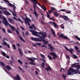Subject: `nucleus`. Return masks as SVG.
Returning <instances> with one entry per match:
<instances>
[{"label": "nucleus", "instance_id": "obj_1", "mask_svg": "<svg viewBox=\"0 0 80 80\" xmlns=\"http://www.w3.org/2000/svg\"><path fill=\"white\" fill-rule=\"evenodd\" d=\"M3 18L4 20L2 21L3 24H4L5 25H6V26H8V25H9V27H10L12 31H15V30H16V29H15V27L12 26L9 24V22H8V21H7V18H5L4 17Z\"/></svg>", "mask_w": 80, "mask_h": 80}, {"label": "nucleus", "instance_id": "obj_2", "mask_svg": "<svg viewBox=\"0 0 80 80\" xmlns=\"http://www.w3.org/2000/svg\"><path fill=\"white\" fill-rule=\"evenodd\" d=\"M80 72V70H77H77L74 69H73L71 67H70L69 70H68V74L67 75H71L72 74V72H75L74 73L75 74L76 73H77V72Z\"/></svg>", "mask_w": 80, "mask_h": 80}, {"label": "nucleus", "instance_id": "obj_3", "mask_svg": "<svg viewBox=\"0 0 80 80\" xmlns=\"http://www.w3.org/2000/svg\"><path fill=\"white\" fill-rule=\"evenodd\" d=\"M40 38L41 39H40L38 38H34L33 37H32L31 38V39L33 41H35V42H42L43 41V40H45V39H43V37L42 36H40Z\"/></svg>", "mask_w": 80, "mask_h": 80}, {"label": "nucleus", "instance_id": "obj_4", "mask_svg": "<svg viewBox=\"0 0 80 80\" xmlns=\"http://www.w3.org/2000/svg\"><path fill=\"white\" fill-rule=\"evenodd\" d=\"M21 17L22 19H23V20H24L26 25L28 24V26H30V23H29V22H31V20H30V19L28 18H24V17L22 16H21Z\"/></svg>", "mask_w": 80, "mask_h": 80}, {"label": "nucleus", "instance_id": "obj_5", "mask_svg": "<svg viewBox=\"0 0 80 80\" xmlns=\"http://www.w3.org/2000/svg\"><path fill=\"white\" fill-rule=\"evenodd\" d=\"M30 32H32V35H35V36H36L38 37H40V35H39V32H38L35 31L33 30H31L30 31Z\"/></svg>", "mask_w": 80, "mask_h": 80}, {"label": "nucleus", "instance_id": "obj_6", "mask_svg": "<svg viewBox=\"0 0 80 80\" xmlns=\"http://www.w3.org/2000/svg\"><path fill=\"white\" fill-rule=\"evenodd\" d=\"M65 48L66 50H67V51L70 52L71 54H73V52H74V50L73 49H68L67 47H66V46H65Z\"/></svg>", "mask_w": 80, "mask_h": 80}, {"label": "nucleus", "instance_id": "obj_7", "mask_svg": "<svg viewBox=\"0 0 80 80\" xmlns=\"http://www.w3.org/2000/svg\"><path fill=\"white\" fill-rule=\"evenodd\" d=\"M16 32L17 35H18V37L19 38L20 40H22V42H25V40H23V38H22V37H20V36L19 35V31H17V30H16Z\"/></svg>", "mask_w": 80, "mask_h": 80}, {"label": "nucleus", "instance_id": "obj_8", "mask_svg": "<svg viewBox=\"0 0 80 80\" xmlns=\"http://www.w3.org/2000/svg\"><path fill=\"white\" fill-rule=\"evenodd\" d=\"M33 7L34 10V11L33 12V14H34V15H35L36 18H38V14H37V12H36V10L35 9V6L34 4H33Z\"/></svg>", "mask_w": 80, "mask_h": 80}, {"label": "nucleus", "instance_id": "obj_9", "mask_svg": "<svg viewBox=\"0 0 80 80\" xmlns=\"http://www.w3.org/2000/svg\"><path fill=\"white\" fill-rule=\"evenodd\" d=\"M64 36L63 34H62L59 35V37H60V38H63V39H66V40H68V39H69L67 36Z\"/></svg>", "mask_w": 80, "mask_h": 80}, {"label": "nucleus", "instance_id": "obj_10", "mask_svg": "<svg viewBox=\"0 0 80 80\" xmlns=\"http://www.w3.org/2000/svg\"><path fill=\"white\" fill-rule=\"evenodd\" d=\"M50 55H52V56H54V57H52L53 59L54 60H55V58H56L58 57V56H57V55H56V54L54 52H50Z\"/></svg>", "mask_w": 80, "mask_h": 80}, {"label": "nucleus", "instance_id": "obj_11", "mask_svg": "<svg viewBox=\"0 0 80 80\" xmlns=\"http://www.w3.org/2000/svg\"><path fill=\"white\" fill-rule=\"evenodd\" d=\"M8 4L9 6H10V7H13V12H14V13H15V9H16V7H15V6L14 5L12 4L11 3H10V2H9Z\"/></svg>", "mask_w": 80, "mask_h": 80}, {"label": "nucleus", "instance_id": "obj_12", "mask_svg": "<svg viewBox=\"0 0 80 80\" xmlns=\"http://www.w3.org/2000/svg\"><path fill=\"white\" fill-rule=\"evenodd\" d=\"M40 34H41V35H42V38H45V37H47V34H46V33H44L42 32H39V34L40 35Z\"/></svg>", "mask_w": 80, "mask_h": 80}, {"label": "nucleus", "instance_id": "obj_13", "mask_svg": "<svg viewBox=\"0 0 80 80\" xmlns=\"http://www.w3.org/2000/svg\"><path fill=\"white\" fill-rule=\"evenodd\" d=\"M2 11L4 13V14L5 15H10V13L9 12H8L7 11L5 10L4 11H3V10H2Z\"/></svg>", "mask_w": 80, "mask_h": 80}, {"label": "nucleus", "instance_id": "obj_14", "mask_svg": "<svg viewBox=\"0 0 80 80\" xmlns=\"http://www.w3.org/2000/svg\"><path fill=\"white\" fill-rule=\"evenodd\" d=\"M48 46L49 47V48L48 49H51L50 51L51 52H53V50H54V48L52 47V46H51V44H48Z\"/></svg>", "mask_w": 80, "mask_h": 80}, {"label": "nucleus", "instance_id": "obj_15", "mask_svg": "<svg viewBox=\"0 0 80 80\" xmlns=\"http://www.w3.org/2000/svg\"><path fill=\"white\" fill-rule=\"evenodd\" d=\"M62 18H63L64 20H65V21H67V20H70V18H68V17L64 15L63 16H62Z\"/></svg>", "mask_w": 80, "mask_h": 80}, {"label": "nucleus", "instance_id": "obj_16", "mask_svg": "<svg viewBox=\"0 0 80 80\" xmlns=\"http://www.w3.org/2000/svg\"><path fill=\"white\" fill-rule=\"evenodd\" d=\"M14 78L16 80H21V78L18 74H17L16 77H14Z\"/></svg>", "mask_w": 80, "mask_h": 80}, {"label": "nucleus", "instance_id": "obj_17", "mask_svg": "<svg viewBox=\"0 0 80 80\" xmlns=\"http://www.w3.org/2000/svg\"><path fill=\"white\" fill-rule=\"evenodd\" d=\"M8 21L11 23H12V24H14L15 23L14 22V20L12 18H8Z\"/></svg>", "mask_w": 80, "mask_h": 80}, {"label": "nucleus", "instance_id": "obj_18", "mask_svg": "<svg viewBox=\"0 0 80 80\" xmlns=\"http://www.w3.org/2000/svg\"><path fill=\"white\" fill-rule=\"evenodd\" d=\"M18 50L19 51V54H20V56L21 57H22L23 56V53L22 52V50L20 48H18Z\"/></svg>", "mask_w": 80, "mask_h": 80}, {"label": "nucleus", "instance_id": "obj_19", "mask_svg": "<svg viewBox=\"0 0 80 80\" xmlns=\"http://www.w3.org/2000/svg\"><path fill=\"white\" fill-rule=\"evenodd\" d=\"M3 42H4V43L3 44V45H6V46H7L8 48H10V45H9L8 44L7 45V42H6L4 40H3Z\"/></svg>", "mask_w": 80, "mask_h": 80}, {"label": "nucleus", "instance_id": "obj_20", "mask_svg": "<svg viewBox=\"0 0 80 80\" xmlns=\"http://www.w3.org/2000/svg\"><path fill=\"white\" fill-rule=\"evenodd\" d=\"M50 23H52L54 25L55 28H57L58 27V26L57 25V24L56 23H55V22H51Z\"/></svg>", "mask_w": 80, "mask_h": 80}, {"label": "nucleus", "instance_id": "obj_21", "mask_svg": "<svg viewBox=\"0 0 80 80\" xmlns=\"http://www.w3.org/2000/svg\"><path fill=\"white\" fill-rule=\"evenodd\" d=\"M74 48L77 52H80V51L78 50V49H79V48L77 46H75L74 47Z\"/></svg>", "mask_w": 80, "mask_h": 80}, {"label": "nucleus", "instance_id": "obj_22", "mask_svg": "<svg viewBox=\"0 0 80 80\" xmlns=\"http://www.w3.org/2000/svg\"><path fill=\"white\" fill-rule=\"evenodd\" d=\"M43 43H45L43 44V45H46V44H48V41H45V40H43Z\"/></svg>", "mask_w": 80, "mask_h": 80}, {"label": "nucleus", "instance_id": "obj_23", "mask_svg": "<svg viewBox=\"0 0 80 80\" xmlns=\"http://www.w3.org/2000/svg\"><path fill=\"white\" fill-rule=\"evenodd\" d=\"M5 68H6L7 69V70H11V69H12V68H11L10 67V66H8V65H7L5 67Z\"/></svg>", "mask_w": 80, "mask_h": 80}, {"label": "nucleus", "instance_id": "obj_24", "mask_svg": "<svg viewBox=\"0 0 80 80\" xmlns=\"http://www.w3.org/2000/svg\"><path fill=\"white\" fill-rule=\"evenodd\" d=\"M54 14L55 17H58V13L56 11L54 12Z\"/></svg>", "mask_w": 80, "mask_h": 80}, {"label": "nucleus", "instance_id": "obj_25", "mask_svg": "<svg viewBox=\"0 0 80 80\" xmlns=\"http://www.w3.org/2000/svg\"><path fill=\"white\" fill-rule=\"evenodd\" d=\"M34 4H37V1L36 0H31Z\"/></svg>", "mask_w": 80, "mask_h": 80}, {"label": "nucleus", "instance_id": "obj_26", "mask_svg": "<svg viewBox=\"0 0 80 80\" xmlns=\"http://www.w3.org/2000/svg\"><path fill=\"white\" fill-rule=\"evenodd\" d=\"M41 7L42 8V9H43L44 11H46L47 8L43 5H42V6H41Z\"/></svg>", "mask_w": 80, "mask_h": 80}, {"label": "nucleus", "instance_id": "obj_27", "mask_svg": "<svg viewBox=\"0 0 80 80\" xmlns=\"http://www.w3.org/2000/svg\"><path fill=\"white\" fill-rule=\"evenodd\" d=\"M51 31L52 32V34L53 35V36L55 37H56V35H55V34L54 30H53V29H51Z\"/></svg>", "mask_w": 80, "mask_h": 80}, {"label": "nucleus", "instance_id": "obj_28", "mask_svg": "<svg viewBox=\"0 0 80 80\" xmlns=\"http://www.w3.org/2000/svg\"><path fill=\"white\" fill-rule=\"evenodd\" d=\"M18 22H21L22 24H23V21L21 19H20V18H18Z\"/></svg>", "mask_w": 80, "mask_h": 80}, {"label": "nucleus", "instance_id": "obj_29", "mask_svg": "<svg viewBox=\"0 0 80 80\" xmlns=\"http://www.w3.org/2000/svg\"><path fill=\"white\" fill-rule=\"evenodd\" d=\"M74 38H76L79 41H80V38L78 37V36H74Z\"/></svg>", "mask_w": 80, "mask_h": 80}, {"label": "nucleus", "instance_id": "obj_30", "mask_svg": "<svg viewBox=\"0 0 80 80\" xmlns=\"http://www.w3.org/2000/svg\"><path fill=\"white\" fill-rule=\"evenodd\" d=\"M7 31V32L9 33H12V31H11L9 29H8Z\"/></svg>", "mask_w": 80, "mask_h": 80}, {"label": "nucleus", "instance_id": "obj_31", "mask_svg": "<svg viewBox=\"0 0 80 80\" xmlns=\"http://www.w3.org/2000/svg\"><path fill=\"white\" fill-rule=\"evenodd\" d=\"M2 53L3 56H4V57H5L6 56V53H5L3 51L2 52Z\"/></svg>", "mask_w": 80, "mask_h": 80}, {"label": "nucleus", "instance_id": "obj_32", "mask_svg": "<svg viewBox=\"0 0 80 80\" xmlns=\"http://www.w3.org/2000/svg\"><path fill=\"white\" fill-rule=\"evenodd\" d=\"M48 57L49 60H52V57L50 56V55H48Z\"/></svg>", "mask_w": 80, "mask_h": 80}, {"label": "nucleus", "instance_id": "obj_33", "mask_svg": "<svg viewBox=\"0 0 80 80\" xmlns=\"http://www.w3.org/2000/svg\"><path fill=\"white\" fill-rule=\"evenodd\" d=\"M28 59L30 61H32V62H34V61L32 58H28Z\"/></svg>", "mask_w": 80, "mask_h": 80}, {"label": "nucleus", "instance_id": "obj_34", "mask_svg": "<svg viewBox=\"0 0 80 80\" xmlns=\"http://www.w3.org/2000/svg\"><path fill=\"white\" fill-rule=\"evenodd\" d=\"M12 47L14 49V50H16L17 49L16 48V47H15V45L13 44L12 45Z\"/></svg>", "mask_w": 80, "mask_h": 80}, {"label": "nucleus", "instance_id": "obj_35", "mask_svg": "<svg viewBox=\"0 0 80 80\" xmlns=\"http://www.w3.org/2000/svg\"><path fill=\"white\" fill-rule=\"evenodd\" d=\"M42 66V68H45V63L44 62L42 63V64H41Z\"/></svg>", "mask_w": 80, "mask_h": 80}, {"label": "nucleus", "instance_id": "obj_36", "mask_svg": "<svg viewBox=\"0 0 80 80\" xmlns=\"http://www.w3.org/2000/svg\"><path fill=\"white\" fill-rule=\"evenodd\" d=\"M29 63L31 64V65H35V64L33 62H30Z\"/></svg>", "mask_w": 80, "mask_h": 80}, {"label": "nucleus", "instance_id": "obj_37", "mask_svg": "<svg viewBox=\"0 0 80 80\" xmlns=\"http://www.w3.org/2000/svg\"><path fill=\"white\" fill-rule=\"evenodd\" d=\"M62 77L63 78H64V80H65V78H66V75L64 74H62Z\"/></svg>", "mask_w": 80, "mask_h": 80}, {"label": "nucleus", "instance_id": "obj_38", "mask_svg": "<svg viewBox=\"0 0 80 80\" xmlns=\"http://www.w3.org/2000/svg\"><path fill=\"white\" fill-rule=\"evenodd\" d=\"M40 55H41V56L42 57V58H44V59H45V56H44V55H43L41 53L40 54Z\"/></svg>", "mask_w": 80, "mask_h": 80}, {"label": "nucleus", "instance_id": "obj_39", "mask_svg": "<svg viewBox=\"0 0 80 80\" xmlns=\"http://www.w3.org/2000/svg\"><path fill=\"white\" fill-rule=\"evenodd\" d=\"M18 62L20 64H22V61H21V60H20V59H18Z\"/></svg>", "mask_w": 80, "mask_h": 80}, {"label": "nucleus", "instance_id": "obj_40", "mask_svg": "<svg viewBox=\"0 0 80 80\" xmlns=\"http://www.w3.org/2000/svg\"><path fill=\"white\" fill-rule=\"evenodd\" d=\"M25 35H26V36H28V35H29V32H28V31H27L26 32Z\"/></svg>", "mask_w": 80, "mask_h": 80}, {"label": "nucleus", "instance_id": "obj_41", "mask_svg": "<svg viewBox=\"0 0 80 80\" xmlns=\"http://www.w3.org/2000/svg\"><path fill=\"white\" fill-rule=\"evenodd\" d=\"M10 65H11L12 66H13V61H11L9 62Z\"/></svg>", "mask_w": 80, "mask_h": 80}, {"label": "nucleus", "instance_id": "obj_42", "mask_svg": "<svg viewBox=\"0 0 80 80\" xmlns=\"http://www.w3.org/2000/svg\"><path fill=\"white\" fill-rule=\"evenodd\" d=\"M51 10H56V9L53 7H52L51 9Z\"/></svg>", "mask_w": 80, "mask_h": 80}, {"label": "nucleus", "instance_id": "obj_43", "mask_svg": "<svg viewBox=\"0 0 80 80\" xmlns=\"http://www.w3.org/2000/svg\"><path fill=\"white\" fill-rule=\"evenodd\" d=\"M73 58H77V56L74 55H73Z\"/></svg>", "mask_w": 80, "mask_h": 80}, {"label": "nucleus", "instance_id": "obj_44", "mask_svg": "<svg viewBox=\"0 0 80 80\" xmlns=\"http://www.w3.org/2000/svg\"><path fill=\"white\" fill-rule=\"evenodd\" d=\"M0 63H1L2 65V66L3 67H5V64H4V63H3L2 62H0Z\"/></svg>", "mask_w": 80, "mask_h": 80}, {"label": "nucleus", "instance_id": "obj_45", "mask_svg": "<svg viewBox=\"0 0 80 80\" xmlns=\"http://www.w3.org/2000/svg\"><path fill=\"white\" fill-rule=\"evenodd\" d=\"M2 31H3V32H4V33H6V31H5V29H4V28H2Z\"/></svg>", "mask_w": 80, "mask_h": 80}, {"label": "nucleus", "instance_id": "obj_46", "mask_svg": "<svg viewBox=\"0 0 80 80\" xmlns=\"http://www.w3.org/2000/svg\"><path fill=\"white\" fill-rule=\"evenodd\" d=\"M3 1L5 3H9V2L7 0H3Z\"/></svg>", "mask_w": 80, "mask_h": 80}, {"label": "nucleus", "instance_id": "obj_47", "mask_svg": "<svg viewBox=\"0 0 80 80\" xmlns=\"http://www.w3.org/2000/svg\"><path fill=\"white\" fill-rule=\"evenodd\" d=\"M47 17L48 18H50V16L49 15V13H47Z\"/></svg>", "mask_w": 80, "mask_h": 80}, {"label": "nucleus", "instance_id": "obj_48", "mask_svg": "<svg viewBox=\"0 0 80 80\" xmlns=\"http://www.w3.org/2000/svg\"><path fill=\"white\" fill-rule=\"evenodd\" d=\"M36 44L37 45H42V43L39 42L37 43Z\"/></svg>", "mask_w": 80, "mask_h": 80}, {"label": "nucleus", "instance_id": "obj_49", "mask_svg": "<svg viewBox=\"0 0 80 80\" xmlns=\"http://www.w3.org/2000/svg\"><path fill=\"white\" fill-rule=\"evenodd\" d=\"M41 47H42V48H43V47H45V48H47V46L43 45L41 46Z\"/></svg>", "mask_w": 80, "mask_h": 80}, {"label": "nucleus", "instance_id": "obj_50", "mask_svg": "<svg viewBox=\"0 0 80 80\" xmlns=\"http://www.w3.org/2000/svg\"><path fill=\"white\" fill-rule=\"evenodd\" d=\"M12 18L13 19H14V20H16V21H17V20H18L17 19V18H16L15 17H13Z\"/></svg>", "mask_w": 80, "mask_h": 80}, {"label": "nucleus", "instance_id": "obj_51", "mask_svg": "<svg viewBox=\"0 0 80 80\" xmlns=\"http://www.w3.org/2000/svg\"><path fill=\"white\" fill-rule=\"evenodd\" d=\"M76 67V65L75 64H73L72 65V66H71V67Z\"/></svg>", "mask_w": 80, "mask_h": 80}, {"label": "nucleus", "instance_id": "obj_52", "mask_svg": "<svg viewBox=\"0 0 80 80\" xmlns=\"http://www.w3.org/2000/svg\"><path fill=\"white\" fill-rule=\"evenodd\" d=\"M3 40H4V41H5V40H6V41L8 42V40H7V39H6V38H3V40H2V42H3Z\"/></svg>", "mask_w": 80, "mask_h": 80}, {"label": "nucleus", "instance_id": "obj_53", "mask_svg": "<svg viewBox=\"0 0 80 80\" xmlns=\"http://www.w3.org/2000/svg\"><path fill=\"white\" fill-rule=\"evenodd\" d=\"M48 68L49 69V70L51 71L52 70V69L51 68H50V67L49 66H48Z\"/></svg>", "mask_w": 80, "mask_h": 80}, {"label": "nucleus", "instance_id": "obj_54", "mask_svg": "<svg viewBox=\"0 0 80 80\" xmlns=\"http://www.w3.org/2000/svg\"><path fill=\"white\" fill-rule=\"evenodd\" d=\"M5 57H6V58H8V59H9V58H10V57L8 55H6Z\"/></svg>", "mask_w": 80, "mask_h": 80}, {"label": "nucleus", "instance_id": "obj_55", "mask_svg": "<svg viewBox=\"0 0 80 80\" xmlns=\"http://www.w3.org/2000/svg\"><path fill=\"white\" fill-rule=\"evenodd\" d=\"M18 68H19V69H20V70H21V71H23V69H22V68H21V67H18Z\"/></svg>", "mask_w": 80, "mask_h": 80}, {"label": "nucleus", "instance_id": "obj_56", "mask_svg": "<svg viewBox=\"0 0 80 80\" xmlns=\"http://www.w3.org/2000/svg\"><path fill=\"white\" fill-rule=\"evenodd\" d=\"M45 69L46 70H47V71L48 72V71H49V69H48V68H45Z\"/></svg>", "mask_w": 80, "mask_h": 80}, {"label": "nucleus", "instance_id": "obj_57", "mask_svg": "<svg viewBox=\"0 0 80 80\" xmlns=\"http://www.w3.org/2000/svg\"><path fill=\"white\" fill-rule=\"evenodd\" d=\"M66 13H68V14H69V13H70L71 12H70V11H68L66 12Z\"/></svg>", "mask_w": 80, "mask_h": 80}, {"label": "nucleus", "instance_id": "obj_58", "mask_svg": "<svg viewBox=\"0 0 80 80\" xmlns=\"http://www.w3.org/2000/svg\"><path fill=\"white\" fill-rule=\"evenodd\" d=\"M12 14L13 15V16H15V17H17V14H15V13H12Z\"/></svg>", "mask_w": 80, "mask_h": 80}, {"label": "nucleus", "instance_id": "obj_59", "mask_svg": "<svg viewBox=\"0 0 80 80\" xmlns=\"http://www.w3.org/2000/svg\"><path fill=\"white\" fill-rule=\"evenodd\" d=\"M62 70H63V71H65V70L63 68H61L60 70V72H62Z\"/></svg>", "mask_w": 80, "mask_h": 80}, {"label": "nucleus", "instance_id": "obj_60", "mask_svg": "<svg viewBox=\"0 0 80 80\" xmlns=\"http://www.w3.org/2000/svg\"><path fill=\"white\" fill-rule=\"evenodd\" d=\"M35 73L36 75H38V72L37 71H35Z\"/></svg>", "mask_w": 80, "mask_h": 80}, {"label": "nucleus", "instance_id": "obj_61", "mask_svg": "<svg viewBox=\"0 0 80 80\" xmlns=\"http://www.w3.org/2000/svg\"><path fill=\"white\" fill-rule=\"evenodd\" d=\"M49 19H50V20H52L53 21H55V19H53V18H49Z\"/></svg>", "mask_w": 80, "mask_h": 80}, {"label": "nucleus", "instance_id": "obj_62", "mask_svg": "<svg viewBox=\"0 0 80 80\" xmlns=\"http://www.w3.org/2000/svg\"><path fill=\"white\" fill-rule=\"evenodd\" d=\"M21 28L22 29V30H24V31H25V29H24V28H23L22 27H21Z\"/></svg>", "mask_w": 80, "mask_h": 80}, {"label": "nucleus", "instance_id": "obj_63", "mask_svg": "<svg viewBox=\"0 0 80 80\" xmlns=\"http://www.w3.org/2000/svg\"><path fill=\"white\" fill-rule=\"evenodd\" d=\"M11 60H12V61H14V59H13V57L11 56Z\"/></svg>", "mask_w": 80, "mask_h": 80}, {"label": "nucleus", "instance_id": "obj_64", "mask_svg": "<svg viewBox=\"0 0 80 80\" xmlns=\"http://www.w3.org/2000/svg\"><path fill=\"white\" fill-rule=\"evenodd\" d=\"M17 46H18L19 47H20V44H19V43H17Z\"/></svg>", "mask_w": 80, "mask_h": 80}]
</instances>
